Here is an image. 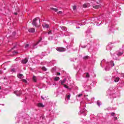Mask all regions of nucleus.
Instances as JSON below:
<instances>
[{"label":"nucleus","mask_w":124,"mask_h":124,"mask_svg":"<svg viewBox=\"0 0 124 124\" xmlns=\"http://www.w3.org/2000/svg\"><path fill=\"white\" fill-rule=\"evenodd\" d=\"M29 46H30V45L29 44H27L25 46V48H28V47H29Z\"/></svg>","instance_id":"obj_32"},{"label":"nucleus","mask_w":124,"mask_h":124,"mask_svg":"<svg viewBox=\"0 0 124 124\" xmlns=\"http://www.w3.org/2000/svg\"><path fill=\"white\" fill-rule=\"evenodd\" d=\"M0 90H1V87L0 86Z\"/></svg>","instance_id":"obj_41"},{"label":"nucleus","mask_w":124,"mask_h":124,"mask_svg":"<svg viewBox=\"0 0 124 124\" xmlns=\"http://www.w3.org/2000/svg\"><path fill=\"white\" fill-rule=\"evenodd\" d=\"M42 99H44L42 97Z\"/></svg>","instance_id":"obj_42"},{"label":"nucleus","mask_w":124,"mask_h":124,"mask_svg":"<svg viewBox=\"0 0 124 124\" xmlns=\"http://www.w3.org/2000/svg\"><path fill=\"white\" fill-rule=\"evenodd\" d=\"M14 53H15V54H18V52H17L16 51H14Z\"/></svg>","instance_id":"obj_38"},{"label":"nucleus","mask_w":124,"mask_h":124,"mask_svg":"<svg viewBox=\"0 0 124 124\" xmlns=\"http://www.w3.org/2000/svg\"><path fill=\"white\" fill-rule=\"evenodd\" d=\"M36 21H37V19L35 18L32 21V25L33 26H35L36 27H39V26L37 24V23H36Z\"/></svg>","instance_id":"obj_1"},{"label":"nucleus","mask_w":124,"mask_h":124,"mask_svg":"<svg viewBox=\"0 0 124 124\" xmlns=\"http://www.w3.org/2000/svg\"><path fill=\"white\" fill-rule=\"evenodd\" d=\"M82 95H83V94L81 93L78 95V97H81V96H82Z\"/></svg>","instance_id":"obj_28"},{"label":"nucleus","mask_w":124,"mask_h":124,"mask_svg":"<svg viewBox=\"0 0 124 124\" xmlns=\"http://www.w3.org/2000/svg\"><path fill=\"white\" fill-rule=\"evenodd\" d=\"M86 77L87 78H89L90 77V75L88 73H86Z\"/></svg>","instance_id":"obj_23"},{"label":"nucleus","mask_w":124,"mask_h":124,"mask_svg":"<svg viewBox=\"0 0 124 124\" xmlns=\"http://www.w3.org/2000/svg\"><path fill=\"white\" fill-rule=\"evenodd\" d=\"M73 10H76V9H77V6L75 5L73 6Z\"/></svg>","instance_id":"obj_18"},{"label":"nucleus","mask_w":124,"mask_h":124,"mask_svg":"<svg viewBox=\"0 0 124 124\" xmlns=\"http://www.w3.org/2000/svg\"><path fill=\"white\" fill-rule=\"evenodd\" d=\"M28 59L25 58L22 61V63H27L28 62Z\"/></svg>","instance_id":"obj_6"},{"label":"nucleus","mask_w":124,"mask_h":124,"mask_svg":"<svg viewBox=\"0 0 124 124\" xmlns=\"http://www.w3.org/2000/svg\"><path fill=\"white\" fill-rule=\"evenodd\" d=\"M28 31L29 32H34L35 31V29L34 28H30L29 30H28Z\"/></svg>","instance_id":"obj_3"},{"label":"nucleus","mask_w":124,"mask_h":124,"mask_svg":"<svg viewBox=\"0 0 124 124\" xmlns=\"http://www.w3.org/2000/svg\"><path fill=\"white\" fill-rule=\"evenodd\" d=\"M57 51H58V52H64L65 51V48L63 47H58L56 48Z\"/></svg>","instance_id":"obj_2"},{"label":"nucleus","mask_w":124,"mask_h":124,"mask_svg":"<svg viewBox=\"0 0 124 124\" xmlns=\"http://www.w3.org/2000/svg\"><path fill=\"white\" fill-rule=\"evenodd\" d=\"M47 33L48 34H51L52 33V30L49 31Z\"/></svg>","instance_id":"obj_25"},{"label":"nucleus","mask_w":124,"mask_h":124,"mask_svg":"<svg viewBox=\"0 0 124 124\" xmlns=\"http://www.w3.org/2000/svg\"><path fill=\"white\" fill-rule=\"evenodd\" d=\"M22 81H23L24 83H27L28 81H27V80L26 79H22Z\"/></svg>","instance_id":"obj_26"},{"label":"nucleus","mask_w":124,"mask_h":124,"mask_svg":"<svg viewBox=\"0 0 124 124\" xmlns=\"http://www.w3.org/2000/svg\"><path fill=\"white\" fill-rule=\"evenodd\" d=\"M57 75H58V76L61 75V73H57Z\"/></svg>","instance_id":"obj_36"},{"label":"nucleus","mask_w":124,"mask_h":124,"mask_svg":"<svg viewBox=\"0 0 124 124\" xmlns=\"http://www.w3.org/2000/svg\"><path fill=\"white\" fill-rule=\"evenodd\" d=\"M100 5L93 6V8H94L95 9H98V8H100Z\"/></svg>","instance_id":"obj_7"},{"label":"nucleus","mask_w":124,"mask_h":124,"mask_svg":"<svg viewBox=\"0 0 124 124\" xmlns=\"http://www.w3.org/2000/svg\"><path fill=\"white\" fill-rule=\"evenodd\" d=\"M63 86H64V88H66V89H68V86H67L66 85L64 84Z\"/></svg>","instance_id":"obj_24"},{"label":"nucleus","mask_w":124,"mask_h":124,"mask_svg":"<svg viewBox=\"0 0 124 124\" xmlns=\"http://www.w3.org/2000/svg\"><path fill=\"white\" fill-rule=\"evenodd\" d=\"M97 105L98 106H100V105H101V103L100 102H97Z\"/></svg>","instance_id":"obj_27"},{"label":"nucleus","mask_w":124,"mask_h":124,"mask_svg":"<svg viewBox=\"0 0 124 124\" xmlns=\"http://www.w3.org/2000/svg\"><path fill=\"white\" fill-rule=\"evenodd\" d=\"M37 106L38 107H42V108H43L44 107V106L43 104H41V103H38L37 104Z\"/></svg>","instance_id":"obj_9"},{"label":"nucleus","mask_w":124,"mask_h":124,"mask_svg":"<svg viewBox=\"0 0 124 124\" xmlns=\"http://www.w3.org/2000/svg\"><path fill=\"white\" fill-rule=\"evenodd\" d=\"M33 81L34 82H36V77L35 76H33Z\"/></svg>","instance_id":"obj_17"},{"label":"nucleus","mask_w":124,"mask_h":124,"mask_svg":"<svg viewBox=\"0 0 124 124\" xmlns=\"http://www.w3.org/2000/svg\"><path fill=\"white\" fill-rule=\"evenodd\" d=\"M89 59V56L87 55L83 57V60H88Z\"/></svg>","instance_id":"obj_15"},{"label":"nucleus","mask_w":124,"mask_h":124,"mask_svg":"<svg viewBox=\"0 0 124 124\" xmlns=\"http://www.w3.org/2000/svg\"><path fill=\"white\" fill-rule=\"evenodd\" d=\"M41 40H42V38H41L40 40H39V41L37 42H38V43H39V42H40V41H41Z\"/></svg>","instance_id":"obj_34"},{"label":"nucleus","mask_w":124,"mask_h":124,"mask_svg":"<svg viewBox=\"0 0 124 124\" xmlns=\"http://www.w3.org/2000/svg\"><path fill=\"white\" fill-rule=\"evenodd\" d=\"M114 121H117V120H118V117H114Z\"/></svg>","instance_id":"obj_30"},{"label":"nucleus","mask_w":124,"mask_h":124,"mask_svg":"<svg viewBox=\"0 0 124 124\" xmlns=\"http://www.w3.org/2000/svg\"><path fill=\"white\" fill-rule=\"evenodd\" d=\"M115 115H116V113L115 112L111 113V116H115Z\"/></svg>","instance_id":"obj_29"},{"label":"nucleus","mask_w":124,"mask_h":124,"mask_svg":"<svg viewBox=\"0 0 124 124\" xmlns=\"http://www.w3.org/2000/svg\"><path fill=\"white\" fill-rule=\"evenodd\" d=\"M42 69L44 71H47V68H46V67H45L44 66L42 68Z\"/></svg>","instance_id":"obj_16"},{"label":"nucleus","mask_w":124,"mask_h":124,"mask_svg":"<svg viewBox=\"0 0 124 124\" xmlns=\"http://www.w3.org/2000/svg\"><path fill=\"white\" fill-rule=\"evenodd\" d=\"M50 9H51V10H53V11H55V12H57L58 10V9L54 8H51Z\"/></svg>","instance_id":"obj_12"},{"label":"nucleus","mask_w":124,"mask_h":124,"mask_svg":"<svg viewBox=\"0 0 124 124\" xmlns=\"http://www.w3.org/2000/svg\"><path fill=\"white\" fill-rule=\"evenodd\" d=\"M66 97L67 98V99H69V98H70V94H69L68 95H66Z\"/></svg>","instance_id":"obj_20"},{"label":"nucleus","mask_w":124,"mask_h":124,"mask_svg":"<svg viewBox=\"0 0 124 124\" xmlns=\"http://www.w3.org/2000/svg\"><path fill=\"white\" fill-rule=\"evenodd\" d=\"M13 35H15L16 34V32H14L13 33Z\"/></svg>","instance_id":"obj_35"},{"label":"nucleus","mask_w":124,"mask_h":124,"mask_svg":"<svg viewBox=\"0 0 124 124\" xmlns=\"http://www.w3.org/2000/svg\"><path fill=\"white\" fill-rule=\"evenodd\" d=\"M42 26L43 28H45L46 29H48V28H49V25L46 23H44L42 24Z\"/></svg>","instance_id":"obj_5"},{"label":"nucleus","mask_w":124,"mask_h":124,"mask_svg":"<svg viewBox=\"0 0 124 124\" xmlns=\"http://www.w3.org/2000/svg\"><path fill=\"white\" fill-rule=\"evenodd\" d=\"M119 81H120V78H116L114 79V82H115V83H118V82H119Z\"/></svg>","instance_id":"obj_10"},{"label":"nucleus","mask_w":124,"mask_h":124,"mask_svg":"<svg viewBox=\"0 0 124 124\" xmlns=\"http://www.w3.org/2000/svg\"><path fill=\"white\" fill-rule=\"evenodd\" d=\"M61 29H62V31H65V30H66V27H62Z\"/></svg>","instance_id":"obj_19"},{"label":"nucleus","mask_w":124,"mask_h":124,"mask_svg":"<svg viewBox=\"0 0 124 124\" xmlns=\"http://www.w3.org/2000/svg\"><path fill=\"white\" fill-rule=\"evenodd\" d=\"M114 65H115V64H114V63H113V65H112V66H114Z\"/></svg>","instance_id":"obj_40"},{"label":"nucleus","mask_w":124,"mask_h":124,"mask_svg":"<svg viewBox=\"0 0 124 124\" xmlns=\"http://www.w3.org/2000/svg\"><path fill=\"white\" fill-rule=\"evenodd\" d=\"M60 83L61 85H64V83H65V79H64L63 80H60Z\"/></svg>","instance_id":"obj_8"},{"label":"nucleus","mask_w":124,"mask_h":124,"mask_svg":"<svg viewBox=\"0 0 124 124\" xmlns=\"http://www.w3.org/2000/svg\"><path fill=\"white\" fill-rule=\"evenodd\" d=\"M15 93L17 95V96H19V95H21L22 93L20 91H15Z\"/></svg>","instance_id":"obj_4"},{"label":"nucleus","mask_w":124,"mask_h":124,"mask_svg":"<svg viewBox=\"0 0 124 124\" xmlns=\"http://www.w3.org/2000/svg\"><path fill=\"white\" fill-rule=\"evenodd\" d=\"M58 14H62V11H59L57 13Z\"/></svg>","instance_id":"obj_31"},{"label":"nucleus","mask_w":124,"mask_h":124,"mask_svg":"<svg viewBox=\"0 0 124 124\" xmlns=\"http://www.w3.org/2000/svg\"><path fill=\"white\" fill-rule=\"evenodd\" d=\"M123 54H124V52H118V53L117 54V56L118 57H120L121 56H122V55H123Z\"/></svg>","instance_id":"obj_13"},{"label":"nucleus","mask_w":124,"mask_h":124,"mask_svg":"<svg viewBox=\"0 0 124 124\" xmlns=\"http://www.w3.org/2000/svg\"><path fill=\"white\" fill-rule=\"evenodd\" d=\"M15 47H16V46H14V47L12 48V50L13 49H14V48H15Z\"/></svg>","instance_id":"obj_39"},{"label":"nucleus","mask_w":124,"mask_h":124,"mask_svg":"<svg viewBox=\"0 0 124 124\" xmlns=\"http://www.w3.org/2000/svg\"><path fill=\"white\" fill-rule=\"evenodd\" d=\"M39 43L37 42L36 44H34V46H36V45H38Z\"/></svg>","instance_id":"obj_33"},{"label":"nucleus","mask_w":124,"mask_h":124,"mask_svg":"<svg viewBox=\"0 0 124 124\" xmlns=\"http://www.w3.org/2000/svg\"><path fill=\"white\" fill-rule=\"evenodd\" d=\"M15 15H18V14L17 13H14Z\"/></svg>","instance_id":"obj_37"},{"label":"nucleus","mask_w":124,"mask_h":124,"mask_svg":"<svg viewBox=\"0 0 124 124\" xmlns=\"http://www.w3.org/2000/svg\"><path fill=\"white\" fill-rule=\"evenodd\" d=\"M83 7H84V8H87L88 7V6H87V4H84L83 5Z\"/></svg>","instance_id":"obj_22"},{"label":"nucleus","mask_w":124,"mask_h":124,"mask_svg":"<svg viewBox=\"0 0 124 124\" xmlns=\"http://www.w3.org/2000/svg\"><path fill=\"white\" fill-rule=\"evenodd\" d=\"M11 72H16V71L15 70V69L12 68V69H11Z\"/></svg>","instance_id":"obj_21"},{"label":"nucleus","mask_w":124,"mask_h":124,"mask_svg":"<svg viewBox=\"0 0 124 124\" xmlns=\"http://www.w3.org/2000/svg\"><path fill=\"white\" fill-rule=\"evenodd\" d=\"M55 81H59L60 80V77H56L54 78Z\"/></svg>","instance_id":"obj_14"},{"label":"nucleus","mask_w":124,"mask_h":124,"mask_svg":"<svg viewBox=\"0 0 124 124\" xmlns=\"http://www.w3.org/2000/svg\"><path fill=\"white\" fill-rule=\"evenodd\" d=\"M17 77L18 78H19L20 79H22V77H23V74H19L17 75Z\"/></svg>","instance_id":"obj_11"}]
</instances>
